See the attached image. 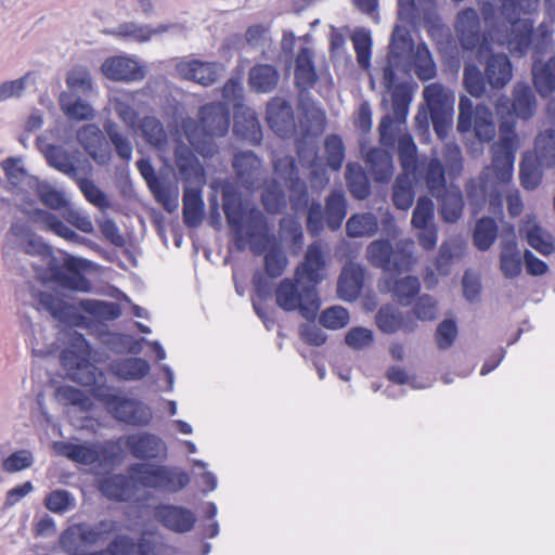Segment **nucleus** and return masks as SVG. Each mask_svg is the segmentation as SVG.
Returning <instances> with one entry per match:
<instances>
[{
  "label": "nucleus",
  "mask_w": 555,
  "mask_h": 555,
  "mask_svg": "<svg viewBox=\"0 0 555 555\" xmlns=\"http://www.w3.org/2000/svg\"><path fill=\"white\" fill-rule=\"evenodd\" d=\"M295 83L298 89L306 91L318 80L313 63V52L309 48H301L295 61Z\"/></svg>",
  "instance_id": "2f4dec72"
},
{
  "label": "nucleus",
  "mask_w": 555,
  "mask_h": 555,
  "mask_svg": "<svg viewBox=\"0 0 555 555\" xmlns=\"http://www.w3.org/2000/svg\"><path fill=\"white\" fill-rule=\"evenodd\" d=\"M364 272L361 266L349 262L344 266L337 283L340 299L352 301L358 298L363 287Z\"/></svg>",
  "instance_id": "cd10ccee"
},
{
  "label": "nucleus",
  "mask_w": 555,
  "mask_h": 555,
  "mask_svg": "<svg viewBox=\"0 0 555 555\" xmlns=\"http://www.w3.org/2000/svg\"><path fill=\"white\" fill-rule=\"evenodd\" d=\"M127 447L137 457H157L166 452L164 441L150 434H137L128 437Z\"/></svg>",
  "instance_id": "473e14b6"
},
{
  "label": "nucleus",
  "mask_w": 555,
  "mask_h": 555,
  "mask_svg": "<svg viewBox=\"0 0 555 555\" xmlns=\"http://www.w3.org/2000/svg\"><path fill=\"white\" fill-rule=\"evenodd\" d=\"M92 78L85 66H75L66 77L68 93L87 95L92 91Z\"/></svg>",
  "instance_id": "774afa93"
},
{
  "label": "nucleus",
  "mask_w": 555,
  "mask_h": 555,
  "mask_svg": "<svg viewBox=\"0 0 555 555\" xmlns=\"http://www.w3.org/2000/svg\"><path fill=\"white\" fill-rule=\"evenodd\" d=\"M36 220L42 224V229L54 233L67 242L79 244L85 240L50 211L39 210L36 214Z\"/></svg>",
  "instance_id": "37998d69"
},
{
  "label": "nucleus",
  "mask_w": 555,
  "mask_h": 555,
  "mask_svg": "<svg viewBox=\"0 0 555 555\" xmlns=\"http://www.w3.org/2000/svg\"><path fill=\"white\" fill-rule=\"evenodd\" d=\"M78 184L80 192L83 194L88 203L104 211L111 208V201L107 194L102 191L93 180L82 178L78 175V179H74Z\"/></svg>",
  "instance_id": "e2e57ef3"
},
{
  "label": "nucleus",
  "mask_w": 555,
  "mask_h": 555,
  "mask_svg": "<svg viewBox=\"0 0 555 555\" xmlns=\"http://www.w3.org/2000/svg\"><path fill=\"white\" fill-rule=\"evenodd\" d=\"M537 98L532 88L526 82L515 83L512 99L501 95L495 102L499 116L507 115L527 120L535 114Z\"/></svg>",
  "instance_id": "f8f14e48"
},
{
  "label": "nucleus",
  "mask_w": 555,
  "mask_h": 555,
  "mask_svg": "<svg viewBox=\"0 0 555 555\" xmlns=\"http://www.w3.org/2000/svg\"><path fill=\"white\" fill-rule=\"evenodd\" d=\"M507 183L498 179L493 165L485 168L478 177L469 179L465 192L473 212L477 214L488 203L490 212L502 214V188Z\"/></svg>",
  "instance_id": "0eeeda50"
},
{
  "label": "nucleus",
  "mask_w": 555,
  "mask_h": 555,
  "mask_svg": "<svg viewBox=\"0 0 555 555\" xmlns=\"http://www.w3.org/2000/svg\"><path fill=\"white\" fill-rule=\"evenodd\" d=\"M78 306L82 311L104 321H114L121 314L119 305L113 301L82 299Z\"/></svg>",
  "instance_id": "6e6d98bb"
},
{
  "label": "nucleus",
  "mask_w": 555,
  "mask_h": 555,
  "mask_svg": "<svg viewBox=\"0 0 555 555\" xmlns=\"http://www.w3.org/2000/svg\"><path fill=\"white\" fill-rule=\"evenodd\" d=\"M440 204V214L446 222L454 223L461 216L464 208L462 192L459 188L446 189L440 196H436Z\"/></svg>",
  "instance_id": "4c0bfd02"
},
{
  "label": "nucleus",
  "mask_w": 555,
  "mask_h": 555,
  "mask_svg": "<svg viewBox=\"0 0 555 555\" xmlns=\"http://www.w3.org/2000/svg\"><path fill=\"white\" fill-rule=\"evenodd\" d=\"M52 449L57 455L65 456L82 465L102 464L105 459V449L100 442L76 444L66 441H55L52 444Z\"/></svg>",
  "instance_id": "f3484780"
},
{
  "label": "nucleus",
  "mask_w": 555,
  "mask_h": 555,
  "mask_svg": "<svg viewBox=\"0 0 555 555\" xmlns=\"http://www.w3.org/2000/svg\"><path fill=\"white\" fill-rule=\"evenodd\" d=\"M354 52L357 54V62L363 69H369L371 66L372 56V36L371 31L366 28H356L351 35Z\"/></svg>",
  "instance_id": "bf43d9fd"
},
{
  "label": "nucleus",
  "mask_w": 555,
  "mask_h": 555,
  "mask_svg": "<svg viewBox=\"0 0 555 555\" xmlns=\"http://www.w3.org/2000/svg\"><path fill=\"white\" fill-rule=\"evenodd\" d=\"M165 467L138 464L131 467V480L144 487L163 489Z\"/></svg>",
  "instance_id": "864d4df0"
},
{
  "label": "nucleus",
  "mask_w": 555,
  "mask_h": 555,
  "mask_svg": "<svg viewBox=\"0 0 555 555\" xmlns=\"http://www.w3.org/2000/svg\"><path fill=\"white\" fill-rule=\"evenodd\" d=\"M347 214V201L341 191H333L325 199V223L332 230L340 228Z\"/></svg>",
  "instance_id": "58836bf2"
},
{
  "label": "nucleus",
  "mask_w": 555,
  "mask_h": 555,
  "mask_svg": "<svg viewBox=\"0 0 555 555\" xmlns=\"http://www.w3.org/2000/svg\"><path fill=\"white\" fill-rule=\"evenodd\" d=\"M498 236V225L494 219L483 217L476 222L473 240L479 250H488Z\"/></svg>",
  "instance_id": "052dcab7"
},
{
  "label": "nucleus",
  "mask_w": 555,
  "mask_h": 555,
  "mask_svg": "<svg viewBox=\"0 0 555 555\" xmlns=\"http://www.w3.org/2000/svg\"><path fill=\"white\" fill-rule=\"evenodd\" d=\"M140 131L145 142L156 149H163L167 143V132L162 121L154 116H145L140 121Z\"/></svg>",
  "instance_id": "4d7b16f0"
},
{
  "label": "nucleus",
  "mask_w": 555,
  "mask_h": 555,
  "mask_svg": "<svg viewBox=\"0 0 555 555\" xmlns=\"http://www.w3.org/2000/svg\"><path fill=\"white\" fill-rule=\"evenodd\" d=\"M267 121L279 137H291L295 131V118L291 103L282 98H273L267 105Z\"/></svg>",
  "instance_id": "5701e85b"
},
{
  "label": "nucleus",
  "mask_w": 555,
  "mask_h": 555,
  "mask_svg": "<svg viewBox=\"0 0 555 555\" xmlns=\"http://www.w3.org/2000/svg\"><path fill=\"white\" fill-rule=\"evenodd\" d=\"M534 151L537 160L543 167L555 165V130L547 129L535 138Z\"/></svg>",
  "instance_id": "13d9d810"
},
{
  "label": "nucleus",
  "mask_w": 555,
  "mask_h": 555,
  "mask_svg": "<svg viewBox=\"0 0 555 555\" xmlns=\"http://www.w3.org/2000/svg\"><path fill=\"white\" fill-rule=\"evenodd\" d=\"M414 242L401 240L393 248L388 240H376L366 249L369 261L384 272L399 274L408 271L415 262Z\"/></svg>",
  "instance_id": "423d86ee"
},
{
  "label": "nucleus",
  "mask_w": 555,
  "mask_h": 555,
  "mask_svg": "<svg viewBox=\"0 0 555 555\" xmlns=\"http://www.w3.org/2000/svg\"><path fill=\"white\" fill-rule=\"evenodd\" d=\"M349 237H370L378 232L377 217L372 212L352 215L346 222Z\"/></svg>",
  "instance_id": "a18cd8bd"
},
{
  "label": "nucleus",
  "mask_w": 555,
  "mask_h": 555,
  "mask_svg": "<svg viewBox=\"0 0 555 555\" xmlns=\"http://www.w3.org/2000/svg\"><path fill=\"white\" fill-rule=\"evenodd\" d=\"M501 15L509 24V34L496 36L499 46H506L515 56H524L530 48L535 53H543L552 41L554 30L548 23H541L533 29L530 18H519L518 0H499Z\"/></svg>",
  "instance_id": "f03ea898"
},
{
  "label": "nucleus",
  "mask_w": 555,
  "mask_h": 555,
  "mask_svg": "<svg viewBox=\"0 0 555 555\" xmlns=\"http://www.w3.org/2000/svg\"><path fill=\"white\" fill-rule=\"evenodd\" d=\"M223 212L233 232V244L237 251L247 247L254 255H264V270L270 278L281 276L288 259L276 242L268 219L258 208L245 209L237 198L224 197Z\"/></svg>",
  "instance_id": "f257e3e1"
},
{
  "label": "nucleus",
  "mask_w": 555,
  "mask_h": 555,
  "mask_svg": "<svg viewBox=\"0 0 555 555\" xmlns=\"http://www.w3.org/2000/svg\"><path fill=\"white\" fill-rule=\"evenodd\" d=\"M522 258L514 238L501 243L500 270L506 279L517 278L521 273Z\"/></svg>",
  "instance_id": "72a5a7b5"
},
{
  "label": "nucleus",
  "mask_w": 555,
  "mask_h": 555,
  "mask_svg": "<svg viewBox=\"0 0 555 555\" xmlns=\"http://www.w3.org/2000/svg\"><path fill=\"white\" fill-rule=\"evenodd\" d=\"M8 235L12 238L14 247L23 250L27 255L38 256L47 263L50 262V259H56L51 246L24 222H13Z\"/></svg>",
  "instance_id": "4468645a"
},
{
  "label": "nucleus",
  "mask_w": 555,
  "mask_h": 555,
  "mask_svg": "<svg viewBox=\"0 0 555 555\" xmlns=\"http://www.w3.org/2000/svg\"><path fill=\"white\" fill-rule=\"evenodd\" d=\"M60 105L63 113L69 119L89 120L94 117V111L91 105L76 94L62 92L60 95Z\"/></svg>",
  "instance_id": "09e8293b"
},
{
  "label": "nucleus",
  "mask_w": 555,
  "mask_h": 555,
  "mask_svg": "<svg viewBox=\"0 0 555 555\" xmlns=\"http://www.w3.org/2000/svg\"><path fill=\"white\" fill-rule=\"evenodd\" d=\"M411 66L418 79L427 81L433 79L437 74V68L428 48L421 43L415 48L414 53L409 60V64L404 65L405 70H410Z\"/></svg>",
  "instance_id": "c9c22d12"
},
{
  "label": "nucleus",
  "mask_w": 555,
  "mask_h": 555,
  "mask_svg": "<svg viewBox=\"0 0 555 555\" xmlns=\"http://www.w3.org/2000/svg\"><path fill=\"white\" fill-rule=\"evenodd\" d=\"M280 79L276 68L269 64H259L250 68L249 86L259 93H268L275 89Z\"/></svg>",
  "instance_id": "f704fd0d"
},
{
  "label": "nucleus",
  "mask_w": 555,
  "mask_h": 555,
  "mask_svg": "<svg viewBox=\"0 0 555 555\" xmlns=\"http://www.w3.org/2000/svg\"><path fill=\"white\" fill-rule=\"evenodd\" d=\"M104 130L116 150V153L120 159L129 163L132 158L133 146L127 134L120 131L117 124L114 121H106L104 124Z\"/></svg>",
  "instance_id": "680f3d73"
},
{
  "label": "nucleus",
  "mask_w": 555,
  "mask_h": 555,
  "mask_svg": "<svg viewBox=\"0 0 555 555\" xmlns=\"http://www.w3.org/2000/svg\"><path fill=\"white\" fill-rule=\"evenodd\" d=\"M420 291L418 278L411 275L393 281L391 286V293L401 306H409Z\"/></svg>",
  "instance_id": "0e129e2a"
},
{
  "label": "nucleus",
  "mask_w": 555,
  "mask_h": 555,
  "mask_svg": "<svg viewBox=\"0 0 555 555\" xmlns=\"http://www.w3.org/2000/svg\"><path fill=\"white\" fill-rule=\"evenodd\" d=\"M376 324L385 334H393L398 331L411 333L416 328V322L412 313H404L398 308L387 305L376 313Z\"/></svg>",
  "instance_id": "b1692460"
},
{
  "label": "nucleus",
  "mask_w": 555,
  "mask_h": 555,
  "mask_svg": "<svg viewBox=\"0 0 555 555\" xmlns=\"http://www.w3.org/2000/svg\"><path fill=\"white\" fill-rule=\"evenodd\" d=\"M36 144L50 167L62 172L72 180L78 179L80 169L73 153L62 145L49 143L44 137H38Z\"/></svg>",
  "instance_id": "2eb2a0df"
},
{
  "label": "nucleus",
  "mask_w": 555,
  "mask_h": 555,
  "mask_svg": "<svg viewBox=\"0 0 555 555\" xmlns=\"http://www.w3.org/2000/svg\"><path fill=\"white\" fill-rule=\"evenodd\" d=\"M219 69V64L199 60L183 61L177 65V72L182 78L203 86L214 83L218 78Z\"/></svg>",
  "instance_id": "a878e982"
},
{
  "label": "nucleus",
  "mask_w": 555,
  "mask_h": 555,
  "mask_svg": "<svg viewBox=\"0 0 555 555\" xmlns=\"http://www.w3.org/2000/svg\"><path fill=\"white\" fill-rule=\"evenodd\" d=\"M79 350L65 349L60 354V362L67 371L72 382H96L95 366L89 361L88 344L79 334L76 338Z\"/></svg>",
  "instance_id": "ddd939ff"
},
{
  "label": "nucleus",
  "mask_w": 555,
  "mask_h": 555,
  "mask_svg": "<svg viewBox=\"0 0 555 555\" xmlns=\"http://www.w3.org/2000/svg\"><path fill=\"white\" fill-rule=\"evenodd\" d=\"M415 173L402 172L396 178L392 188L393 205L401 210H408L414 201L413 180Z\"/></svg>",
  "instance_id": "603ef678"
},
{
  "label": "nucleus",
  "mask_w": 555,
  "mask_h": 555,
  "mask_svg": "<svg viewBox=\"0 0 555 555\" xmlns=\"http://www.w3.org/2000/svg\"><path fill=\"white\" fill-rule=\"evenodd\" d=\"M115 530L116 524L113 520H103L95 526L87 524L73 525L70 534H80L86 545H93L105 540Z\"/></svg>",
  "instance_id": "49530a36"
},
{
  "label": "nucleus",
  "mask_w": 555,
  "mask_h": 555,
  "mask_svg": "<svg viewBox=\"0 0 555 555\" xmlns=\"http://www.w3.org/2000/svg\"><path fill=\"white\" fill-rule=\"evenodd\" d=\"M500 117V139L491 146L493 167L500 181L509 182L513 177L515 153L518 150V137L515 132L514 116Z\"/></svg>",
  "instance_id": "6e6552de"
},
{
  "label": "nucleus",
  "mask_w": 555,
  "mask_h": 555,
  "mask_svg": "<svg viewBox=\"0 0 555 555\" xmlns=\"http://www.w3.org/2000/svg\"><path fill=\"white\" fill-rule=\"evenodd\" d=\"M233 169L237 182L247 190L259 188L262 181V165L260 158L251 152H238L234 155Z\"/></svg>",
  "instance_id": "412c9836"
},
{
  "label": "nucleus",
  "mask_w": 555,
  "mask_h": 555,
  "mask_svg": "<svg viewBox=\"0 0 555 555\" xmlns=\"http://www.w3.org/2000/svg\"><path fill=\"white\" fill-rule=\"evenodd\" d=\"M175 163L180 179L185 186L202 189L206 182L205 169L198 158L184 144L177 145L175 150Z\"/></svg>",
  "instance_id": "a211bd4d"
},
{
  "label": "nucleus",
  "mask_w": 555,
  "mask_h": 555,
  "mask_svg": "<svg viewBox=\"0 0 555 555\" xmlns=\"http://www.w3.org/2000/svg\"><path fill=\"white\" fill-rule=\"evenodd\" d=\"M94 397L106 404L108 411L120 422L132 425H146L152 418V412L143 403L112 393L106 384H100L93 389Z\"/></svg>",
  "instance_id": "9d476101"
},
{
  "label": "nucleus",
  "mask_w": 555,
  "mask_h": 555,
  "mask_svg": "<svg viewBox=\"0 0 555 555\" xmlns=\"http://www.w3.org/2000/svg\"><path fill=\"white\" fill-rule=\"evenodd\" d=\"M102 74L113 81H138L145 76V67L129 55H117L106 59L102 64Z\"/></svg>",
  "instance_id": "dca6fc26"
},
{
  "label": "nucleus",
  "mask_w": 555,
  "mask_h": 555,
  "mask_svg": "<svg viewBox=\"0 0 555 555\" xmlns=\"http://www.w3.org/2000/svg\"><path fill=\"white\" fill-rule=\"evenodd\" d=\"M519 233L533 249L544 256L551 255L555 250L552 235L538 224L534 216H526L519 228Z\"/></svg>",
  "instance_id": "bb28decb"
},
{
  "label": "nucleus",
  "mask_w": 555,
  "mask_h": 555,
  "mask_svg": "<svg viewBox=\"0 0 555 555\" xmlns=\"http://www.w3.org/2000/svg\"><path fill=\"white\" fill-rule=\"evenodd\" d=\"M532 74L534 86L542 96L555 91V56L545 63H534Z\"/></svg>",
  "instance_id": "3c124183"
},
{
  "label": "nucleus",
  "mask_w": 555,
  "mask_h": 555,
  "mask_svg": "<svg viewBox=\"0 0 555 555\" xmlns=\"http://www.w3.org/2000/svg\"><path fill=\"white\" fill-rule=\"evenodd\" d=\"M276 305L284 311L298 310L302 318L313 321L320 309V299L317 288L298 282L297 279L282 280L275 291Z\"/></svg>",
  "instance_id": "39448f33"
},
{
  "label": "nucleus",
  "mask_w": 555,
  "mask_h": 555,
  "mask_svg": "<svg viewBox=\"0 0 555 555\" xmlns=\"http://www.w3.org/2000/svg\"><path fill=\"white\" fill-rule=\"evenodd\" d=\"M77 140L87 154L99 165H107L112 152L102 130L94 124H88L77 131Z\"/></svg>",
  "instance_id": "6ab92c4d"
},
{
  "label": "nucleus",
  "mask_w": 555,
  "mask_h": 555,
  "mask_svg": "<svg viewBox=\"0 0 555 555\" xmlns=\"http://www.w3.org/2000/svg\"><path fill=\"white\" fill-rule=\"evenodd\" d=\"M134 481L125 476L116 475L104 479L101 483L102 493L108 499L127 501L134 496Z\"/></svg>",
  "instance_id": "8fccbe9b"
},
{
  "label": "nucleus",
  "mask_w": 555,
  "mask_h": 555,
  "mask_svg": "<svg viewBox=\"0 0 555 555\" xmlns=\"http://www.w3.org/2000/svg\"><path fill=\"white\" fill-rule=\"evenodd\" d=\"M151 31L150 25L126 22L118 25L111 34L117 38L143 43L151 40Z\"/></svg>",
  "instance_id": "338daca9"
},
{
  "label": "nucleus",
  "mask_w": 555,
  "mask_h": 555,
  "mask_svg": "<svg viewBox=\"0 0 555 555\" xmlns=\"http://www.w3.org/2000/svg\"><path fill=\"white\" fill-rule=\"evenodd\" d=\"M154 517L166 529L176 533L190 532L196 522L194 512L179 505H160L156 507Z\"/></svg>",
  "instance_id": "4be33fe9"
},
{
  "label": "nucleus",
  "mask_w": 555,
  "mask_h": 555,
  "mask_svg": "<svg viewBox=\"0 0 555 555\" xmlns=\"http://www.w3.org/2000/svg\"><path fill=\"white\" fill-rule=\"evenodd\" d=\"M233 133L250 144H259L262 140V131L255 111L244 105L236 107L234 112Z\"/></svg>",
  "instance_id": "393cba45"
},
{
  "label": "nucleus",
  "mask_w": 555,
  "mask_h": 555,
  "mask_svg": "<svg viewBox=\"0 0 555 555\" xmlns=\"http://www.w3.org/2000/svg\"><path fill=\"white\" fill-rule=\"evenodd\" d=\"M279 240L291 253L297 255L304 245L301 223L294 217H283L279 222Z\"/></svg>",
  "instance_id": "e433bc0d"
},
{
  "label": "nucleus",
  "mask_w": 555,
  "mask_h": 555,
  "mask_svg": "<svg viewBox=\"0 0 555 555\" xmlns=\"http://www.w3.org/2000/svg\"><path fill=\"white\" fill-rule=\"evenodd\" d=\"M485 75L487 82L493 89H502L513 77V67L504 53L491 54L486 60Z\"/></svg>",
  "instance_id": "c85d7f7f"
},
{
  "label": "nucleus",
  "mask_w": 555,
  "mask_h": 555,
  "mask_svg": "<svg viewBox=\"0 0 555 555\" xmlns=\"http://www.w3.org/2000/svg\"><path fill=\"white\" fill-rule=\"evenodd\" d=\"M137 168L140 171L144 181L147 183L151 192L154 194L156 199L165 204L169 197V191L165 182L156 175L155 169L150 159H139L137 162Z\"/></svg>",
  "instance_id": "5fc2aeb1"
},
{
  "label": "nucleus",
  "mask_w": 555,
  "mask_h": 555,
  "mask_svg": "<svg viewBox=\"0 0 555 555\" xmlns=\"http://www.w3.org/2000/svg\"><path fill=\"white\" fill-rule=\"evenodd\" d=\"M230 128V109L222 102L208 103L198 111V121L189 118L183 122V131L192 147L204 158L218 153L215 138L224 137Z\"/></svg>",
  "instance_id": "7ed1b4c3"
},
{
  "label": "nucleus",
  "mask_w": 555,
  "mask_h": 555,
  "mask_svg": "<svg viewBox=\"0 0 555 555\" xmlns=\"http://www.w3.org/2000/svg\"><path fill=\"white\" fill-rule=\"evenodd\" d=\"M365 164L376 182H388L393 175L391 155L380 149L372 147L365 153Z\"/></svg>",
  "instance_id": "c756f323"
},
{
  "label": "nucleus",
  "mask_w": 555,
  "mask_h": 555,
  "mask_svg": "<svg viewBox=\"0 0 555 555\" xmlns=\"http://www.w3.org/2000/svg\"><path fill=\"white\" fill-rule=\"evenodd\" d=\"M111 371L122 379H141L150 371L147 361L141 358H125L111 363Z\"/></svg>",
  "instance_id": "c03bdc74"
},
{
  "label": "nucleus",
  "mask_w": 555,
  "mask_h": 555,
  "mask_svg": "<svg viewBox=\"0 0 555 555\" xmlns=\"http://www.w3.org/2000/svg\"><path fill=\"white\" fill-rule=\"evenodd\" d=\"M414 51V42L409 30L397 25L391 35L388 57L403 63L410 60Z\"/></svg>",
  "instance_id": "ea45409f"
},
{
  "label": "nucleus",
  "mask_w": 555,
  "mask_h": 555,
  "mask_svg": "<svg viewBox=\"0 0 555 555\" xmlns=\"http://www.w3.org/2000/svg\"><path fill=\"white\" fill-rule=\"evenodd\" d=\"M325 258L322 251L321 242L317 241L307 248L304 261L297 267L295 276L298 282H306L307 285H317L325 278Z\"/></svg>",
  "instance_id": "aec40b11"
},
{
  "label": "nucleus",
  "mask_w": 555,
  "mask_h": 555,
  "mask_svg": "<svg viewBox=\"0 0 555 555\" xmlns=\"http://www.w3.org/2000/svg\"><path fill=\"white\" fill-rule=\"evenodd\" d=\"M346 183L350 194L359 201L365 199L371 194L369 179L359 164L349 163L346 166Z\"/></svg>",
  "instance_id": "de8ad7c7"
},
{
  "label": "nucleus",
  "mask_w": 555,
  "mask_h": 555,
  "mask_svg": "<svg viewBox=\"0 0 555 555\" xmlns=\"http://www.w3.org/2000/svg\"><path fill=\"white\" fill-rule=\"evenodd\" d=\"M472 129L480 142H490L494 139L496 129L493 113L487 105L479 104L475 107Z\"/></svg>",
  "instance_id": "79ce46f5"
},
{
  "label": "nucleus",
  "mask_w": 555,
  "mask_h": 555,
  "mask_svg": "<svg viewBox=\"0 0 555 555\" xmlns=\"http://www.w3.org/2000/svg\"><path fill=\"white\" fill-rule=\"evenodd\" d=\"M421 175L433 196H440L448 189L446 185V170L438 158H430L426 164H422Z\"/></svg>",
  "instance_id": "a19ab883"
},
{
  "label": "nucleus",
  "mask_w": 555,
  "mask_h": 555,
  "mask_svg": "<svg viewBox=\"0 0 555 555\" xmlns=\"http://www.w3.org/2000/svg\"><path fill=\"white\" fill-rule=\"evenodd\" d=\"M417 147L410 134H403L398 140V154L402 171L404 173H416L417 170Z\"/></svg>",
  "instance_id": "69168bd1"
},
{
  "label": "nucleus",
  "mask_w": 555,
  "mask_h": 555,
  "mask_svg": "<svg viewBox=\"0 0 555 555\" xmlns=\"http://www.w3.org/2000/svg\"><path fill=\"white\" fill-rule=\"evenodd\" d=\"M423 98L430 114L434 130L440 139H443L452 125L454 113V93L439 82L426 86Z\"/></svg>",
  "instance_id": "1a4fd4ad"
},
{
  "label": "nucleus",
  "mask_w": 555,
  "mask_h": 555,
  "mask_svg": "<svg viewBox=\"0 0 555 555\" xmlns=\"http://www.w3.org/2000/svg\"><path fill=\"white\" fill-rule=\"evenodd\" d=\"M183 221L186 227L196 228L204 219V201L202 189L185 186L183 190Z\"/></svg>",
  "instance_id": "7c9ffc66"
},
{
  "label": "nucleus",
  "mask_w": 555,
  "mask_h": 555,
  "mask_svg": "<svg viewBox=\"0 0 555 555\" xmlns=\"http://www.w3.org/2000/svg\"><path fill=\"white\" fill-rule=\"evenodd\" d=\"M86 268V261L67 255L62 263L59 259H50L48 262L49 278L63 288L89 293L92 288L90 281L81 273Z\"/></svg>",
  "instance_id": "9b49d317"
},
{
  "label": "nucleus",
  "mask_w": 555,
  "mask_h": 555,
  "mask_svg": "<svg viewBox=\"0 0 555 555\" xmlns=\"http://www.w3.org/2000/svg\"><path fill=\"white\" fill-rule=\"evenodd\" d=\"M454 28L461 47L468 51L477 49L479 61L491 53L492 43L498 44L495 37L502 34L498 27L488 28L485 34H481L480 18L473 8L457 13Z\"/></svg>",
  "instance_id": "20e7f679"
}]
</instances>
